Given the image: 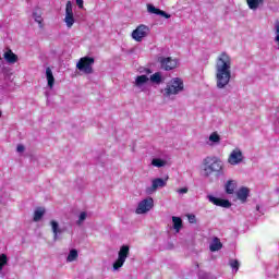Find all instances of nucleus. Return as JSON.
I'll return each mask as SVG.
<instances>
[{"instance_id":"nucleus-1","label":"nucleus","mask_w":279,"mask_h":279,"mask_svg":"<svg viewBox=\"0 0 279 279\" xmlns=\"http://www.w3.org/2000/svg\"><path fill=\"white\" fill-rule=\"evenodd\" d=\"M232 58L227 52H221L216 59L217 88H226L232 80Z\"/></svg>"},{"instance_id":"nucleus-2","label":"nucleus","mask_w":279,"mask_h":279,"mask_svg":"<svg viewBox=\"0 0 279 279\" xmlns=\"http://www.w3.org/2000/svg\"><path fill=\"white\" fill-rule=\"evenodd\" d=\"M204 175L210 178V175H223V162L219 157L208 156L203 160Z\"/></svg>"},{"instance_id":"nucleus-3","label":"nucleus","mask_w":279,"mask_h":279,"mask_svg":"<svg viewBox=\"0 0 279 279\" xmlns=\"http://www.w3.org/2000/svg\"><path fill=\"white\" fill-rule=\"evenodd\" d=\"M184 90V81L180 77H174L169 81L163 89V97H171V95H180Z\"/></svg>"},{"instance_id":"nucleus-4","label":"nucleus","mask_w":279,"mask_h":279,"mask_svg":"<svg viewBox=\"0 0 279 279\" xmlns=\"http://www.w3.org/2000/svg\"><path fill=\"white\" fill-rule=\"evenodd\" d=\"M93 64H95V58L83 57L76 63V69L85 73V75H93V73H95V70L93 69Z\"/></svg>"},{"instance_id":"nucleus-5","label":"nucleus","mask_w":279,"mask_h":279,"mask_svg":"<svg viewBox=\"0 0 279 279\" xmlns=\"http://www.w3.org/2000/svg\"><path fill=\"white\" fill-rule=\"evenodd\" d=\"M128 256H130V246L122 245L120 247V251L118 252V258L113 263L114 271L121 269V267H123V265H125V260H128Z\"/></svg>"},{"instance_id":"nucleus-6","label":"nucleus","mask_w":279,"mask_h":279,"mask_svg":"<svg viewBox=\"0 0 279 279\" xmlns=\"http://www.w3.org/2000/svg\"><path fill=\"white\" fill-rule=\"evenodd\" d=\"M149 26L141 24L132 32V38L136 43H143V38H147V36H149Z\"/></svg>"},{"instance_id":"nucleus-7","label":"nucleus","mask_w":279,"mask_h":279,"mask_svg":"<svg viewBox=\"0 0 279 279\" xmlns=\"http://www.w3.org/2000/svg\"><path fill=\"white\" fill-rule=\"evenodd\" d=\"M151 208H154V198L147 197L138 203L135 213L136 215H145L146 213H149Z\"/></svg>"},{"instance_id":"nucleus-8","label":"nucleus","mask_w":279,"mask_h":279,"mask_svg":"<svg viewBox=\"0 0 279 279\" xmlns=\"http://www.w3.org/2000/svg\"><path fill=\"white\" fill-rule=\"evenodd\" d=\"M158 62L161 64L163 71H173L178 66V60L172 59L171 57H159Z\"/></svg>"},{"instance_id":"nucleus-9","label":"nucleus","mask_w":279,"mask_h":279,"mask_svg":"<svg viewBox=\"0 0 279 279\" xmlns=\"http://www.w3.org/2000/svg\"><path fill=\"white\" fill-rule=\"evenodd\" d=\"M64 23L66 27L71 28L75 24V17L73 16V4L71 1H68L65 4V17Z\"/></svg>"},{"instance_id":"nucleus-10","label":"nucleus","mask_w":279,"mask_h":279,"mask_svg":"<svg viewBox=\"0 0 279 279\" xmlns=\"http://www.w3.org/2000/svg\"><path fill=\"white\" fill-rule=\"evenodd\" d=\"M228 162L233 167H235V165H241V162H243V151L239 148L233 149L228 157Z\"/></svg>"},{"instance_id":"nucleus-11","label":"nucleus","mask_w":279,"mask_h":279,"mask_svg":"<svg viewBox=\"0 0 279 279\" xmlns=\"http://www.w3.org/2000/svg\"><path fill=\"white\" fill-rule=\"evenodd\" d=\"M208 199L215 206H220V208H230L232 206V203H230L228 199L217 198L215 196H208Z\"/></svg>"},{"instance_id":"nucleus-12","label":"nucleus","mask_w":279,"mask_h":279,"mask_svg":"<svg viewBox=\"0 0 279 279\" xmlns=\"http://www.w3.org/2000/svg\"><path fill=\"white\" fill-rule=\"evenodd\" d=\"M146 8H147L148 14H156L157 16H162L163 19H169L171 16V14H169L158 8H155L154 4H151V3H148L146 5Z\"/></svg>"},{"instance_id":"nucleus-13","label":"nucleus","mask_w":279,"mask_h":279,"mask_svg":"<svg viewBox=\"0 0 279 279\" xmlns=\"http://www.w3.org/2000/svg\"><path fill=\"white\" fill-rule=\"evenodd\" d=\"M3 58L9 64H16V62H19V56L10 48H7V51L3 53Z\"/></svg>"},{"instance_id":"nucleus-14","label":"nucleus","mask_w":279,"mask_h":279,"mask_svg":"<svg viewBox=\"0 0 279 279\" xmlns=\"http://www.w3.org/2000/svg\"><path fill=\"white\" fill-rule=\"evenodd\" d=\"M163 186H167V179L165 180V179L157 178L153 180V185H151L153 191H157L158 189H163Z\"/></svg>"},{"instance_id":"nucleus-15","label":"nucleus","mask_w":279,"mask_h":279,"mask_svg":"<svg viewBox=\"0 0 279 279\" xmlns=\"http://www.w3.org/2000/svg\"><path fill=\"white\" fill-rule=\"evenodd\" d=\"M50 226L52 228L53 239L58 241V234H62V229H60V225L56 220H51Z\"/></svg>"},{"instance_id":"nucleus-16","label":"nucleus","mask_w":279,"mask_h":279,"mask_svg":"<svg viewBox=\"0 0 279 279\" xmlns=\"http://www.w3.org/2000/svg\"><path fill=\"white\" fill-rule=\"evenodd\" d=\"M223 247L221 240L219 238H214L211 244L209 245L210 252H219Z\"/></svg>"},{"instance_id":"nucleus-17","label":"nucleus","mask_w":279,"mask_h":279,"mask_svg":"<svg viewBox=\"0 0 279 279\" xmlns=\"http://www.w3.org/2000/svg\"><path fill=\"white\" fill-rule=\"evenodd\" d=\"M46 77L49 88H53V85L56 84V77H53V72L51 71V68L46 69Z\"/></svg>"},{"instance_id":"nucleus-18","label":"nucleus","mask_w":279,"mask_h":279,"mask_svg":"<svg viewBox=\"0 0 279 279\" xmlns=\"http://www.w3.org/2000/svg\"><path fill=\"white\" fill-rule=\"evenodd\" d=\"M236 190V181L229 180L226 184V193L228 195H233L234 191Z\"/></svg>"},{"instance_id":"nucleus-19","label":"nucleus","mask_w":279,"mask_h":279,"mask_svg":"<svg viewBox=\"0 0 279 279\" xmlns=\"http://www.w3.org/2000/svg\"><path fill=\"white\" fill-rule=\"evenodd\" d=\"M248 196H250V189L241 187L238 191V198H240L241 202H246Z\"/></svg>"},{"instance_id":"nucleus-20","label":"nucleus","mask_w":279,"mask_h":279,"mask_svg":"<svg viewBox=\"0 0 279 279\" xmlns=\"http://www.w3.org/2000/svg\"><path fill=\"white\" fill-rule=\"evenodd\" d=\"M250 10H258L259 5L265 3V0H246Z\"/></svg>"},{"instance_id":"nucleus-21","label":"nucleus","mask_w":279,"mask_h":279,"mask_svg":"<svg viewBox=\"0 0 279 279\" xmlns=\"http://www.w3.org/2000/svg\"><path fill=\"white\" fill-rule=\"evenodd\" d=\"M172 223H173V229L175 230V232H180V230H182V218L180 217H172Z\"/></svg>"},{"instance_id":"nucleus-22","label":"nucleus","mask_w":279,"mask_h":279,"mask_svg":"<svg viewBox=\"0 0 279 279\" xmlns=\"http://www.w3.org/2000/svg\"><path fill=\"white\" fill-rule=\"evenodd\" d=\"M209 142L211 143V145H219V143H221V135H219V133L217 132H213L209 135Z\"/></svg>"},{"instance_id":"nucleus-23","label":"nucleus","mask_w":279,"mask_h":279,"mask_svg":"<svg viewBox=\"0 0 279 279\" xmlns=\"http://www.w3.org/2000/svg\"><path fill=\"white\" fill-rule=\"evenodd\" d=\"M33 16H34L35 22L38 23L39 27L43 28L44 27V25H43V13L40 12V10H36L33 13Z\"/></svg>"},{"instance_id":"nucleus-24","label":"nucleus","mask_w":279,"mask_h":279,"mask_svg":"<svg viewBox=\"0 0 279 279\" xmlns=\"http://www.w3.org/2000/svg\"><path fill=\"white\" fill-rule=\"evenodd\" d=\"M149 82V77L147 75H140L135 78V86H143V84H147Z\"/></svg>"},{"instance_id":"nucleus-25","label":"nucleus","mask_w":279,"mask_h":279,"mask_svg":"<svg viewBox=\"0 0 279 279\" xmlns=\"http://www.w3.org/2000/svg\"><path fill=\"white\" fill-rule=\"evenodd\" d=\"M43 217H45V209L38 208L34 213L33 221L38 222V221H40V219H43Z\"/></svg>"},{"instance_id":"nucleus-26","label":"nucleus","mask_w":279,"mask_h":279,"mask_svg":"<svg viewBox=\"0 0 279 279\" xmlns=\"http://www.w3.org/2000/svg\"><path fill=\"white\" fill-rule=\"evenodd\" d=\"M150 82H153V84H160V82H162V74H160V72H157L150 75Z\"/></svg>"},{"instance_id":"nucleus-27","label":"nucleus","mask_w":279,"mask_h":279,"mask_svg":"<svg viewBox=\"0 0 279 279\" xmlns=\"http://www.w3.org/2000/svg\"><path fill=\"white\" fill-rule=\"evenodd\" d=\"M77 257H78L77 250L73 248L70 251L66 260L68 263H73Z\"/></svg>"},{"instance_id":"nucleus-28","label":"nucleus","mask_w":279,"mask_h":279,"mask_svg":"<svg viewBox=\"0 0 279 279\" xmlns=\"http://www.w3.org/2000/svg\"><path fill=\"white\" fill-rule=\"evenodd\" d=\"M151 165H153V167H158V168H160V167H165V166L167 165V161H165V160H162V159H160V158H154V159L151 160Z\"/></svg>"},{"instance_id":"nucleus-29","label":"nucleus","mask_w":279,"mask_h":279,"mask_svg":"<svg viewBox=\"0 0 279 279\" xmlns=\"http://www.w3.org/2000/svg\"><path fill=\"white\" fill-rule=\"evenodd\" d=\"M87 214L86 211H82L78 216L77 226H82L83 221H86Z\"/></svg>"},{"instance_id":"nucleus-30","label":"nucleus","mask_w":279,"mask_h":279,"mask_svg":"<svg viewBox=\"0 0 279 279\" xmlns=\"http://www.w3.org/2000/svg\"><path fill=\"white\" fill-rule=\"evenodd\" d=\"M229 265H230V267H231L232 269H235V271H239V260H236V259H231V260L229 262Z\"/></svg>"},{"instance_id":"nucleus-31","label":"nucleus","mask_w":279,"mask_h":279,"mask_svg":"<svg viewBox=\"0 0 279 279\" xmlns=\"http://www.w3.org/2000/svg\"><path fill=\"white\" fill-rule=\"evenodd\" d=\"M0 265L4 266L8 265V255L1 254L0 255Z\"/></svg>"},{"instance_id":"nucleus-32","label":"nucleus","mask_w":279,"mask_h":279,"mask_svg":"<svg viewBox=\"0 0 279 279\" xmlns=\"http://www.w3.org/2000/svg\"><path fill=\"white\" fill-rule=\"evenodd\" d=\"M16 151H19V154H23V151H25V146H23V145H17V147H16Z\"/></svg>"},{"instance_id":"nucleus-33","label":"nucleus","mask_w":279,"mask_h":279,"mask_svg":"<svg viewBox=\"0 0 279 279\" xmlns=\"http://www.w3.org/2000/svg\"><path fill=\"white\" fill-rule=\"evenodd\" d=\"M187 219H189V221H190V223H196V219H195V215H190L189 217H187Z\"/></svg>"},{"instance_id":"nucleus-34","label":"nucleus","mask_w":279,"mask_h":279,"mask_svg":"<svg viewBox=\"0 0 279 279\" xmlns=\"http://www.w3.org/2000/svg\"><path fill=\"white\" fill-rule=\"evenodd\" d=\"M177 193H180V194L189 193V189H187V187L179 189V190L177 191Z\"/></svg>"},{"instance_id":"nucleus-35","label":"nucleus","mask_w":279,"mask_h":279,"mask_svg":"<svg viewBox=\"0 0 279 279\" xmlns=\"http://www.w3.org/2000/svg\"><path fill=\"white\" fill-rule=\"evenodd\" d=\"M78 8H84V0H76Z\"/></svg>"},{"instance_id":"nucleus-36","label":"nucleus","mask_w":279,"mask_h":279,"mask_svg":"<svg viewBox=\"0 0 279 279\" xmlns=\"http://www.w3.org/2000/svg\"><path fill=\"white\" fill-rule=\"evenodd\" d=\"M256 210H260V205H256Z\"/></svg>"},{"instance_id":"nucleus-37","label":"nucleus","mask_w":279,"mask_h":279,"mask_svg":"<svg viewBox=\"0 0 279 279\" xmlns=\"http://www.w3.org/2000/svg\"><path fill=\"white\" fill-rule=\"evenodd\" d=\"M3 267H4V266L0 264V271H2V270H3Z\"/></svg>"},{"instance_id":"nucleus-38","label":"nucleus","mask_w":279,"mask_h":279,"mask_svg":"<svg viewBox=\"0 0 279 279\" xmlns=\"http://www.w3.org/2000/svg\"><path fill=\"white\" fill-rule=\"evenodd\" d=\"M146 73H148V74L151 73V70L147 69V70H146Z\"/></svg>"},{"instance_id":"nucleus-39","label":"nucleus","mask_w":279,"mask_h":279,"mask_svg":"<svg viewBox=\"0 0 279 279\" xmlns=\"http://www.w3.org/2000/svg\"><path fill=\"white\" fill-rule=\"evenodd\" d=\"M0 60H1V56H0Z\"/></svg>"}]
</instances>
